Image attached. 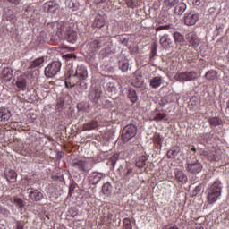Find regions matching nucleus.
<instances>
[{
    "label": "nucleus",
    "mask_w": 229,
    "mask_h": 229,
    "mask_svg": "<svg viewBox=\"0 0 229 229\" xmlns=\"http://www.w3.org/2000/svg\"><path fill=\"white\" fill-rule=\"evenodd\" d=\"M89 78V71L85 65H78L75 72L72 66H67L64 72V83L66 89H72L81 81Z\"/></svg>",
    "instance_id": "f257e3e1"
},
{
    "label": "nucleus",
    "mask_w": 229,
    "mask_h": 229,
    "mask_svg": "<svg viewBox=\"0 0 229 229\" xmlns=\"http://www.w3.org/2000/svg\"><path fill=\"white\" fill-rule=\"evenodd\" d=\"M223 192V183L221 181L216 180L208 189L207 200L208 205H214L221 198Z\"/></svg>",
    "instance_id": "f03ea898"
},
{
    "label": "nucleus",
    "mask_w": 229,
    "mask_h": 229,
    "mask_svg": "<svg viewBox=\"0 0 229 229\" xmlns=\"http://www.w3.org/2000/svg\"><path fill=\"white\" fill-rule=\"evenodd\" d=\"M56 35L61 40H67L71 44H74L78 40V32L69 25H63L57 30Z\"/></svg>",
    "instance_id": "7ed1b4c3"
},
{
    "label": "nucleus",
    "mask_w": 229,
    "mask_h": 229,
    "mask_svg": "<svg viewBox=\"0 0 229 229\" xmlns=\"http://www.w3.org/2000/svg\"><path fill=\"white\" fill-rule=\"evenodd\" d=\"M72 167L77 169L79 173H89L94 165L92 164V159L90 158H84V159H74L72 161Z\"/></svg>",
    "instance_id": "20e7f679"
},
{
    "label": "nucleus",
    "mask_w": 229,
    "mask_h": 229,
    "mask_svg": "<svg viewBox=\"0 0 229 229\" xmlns=\"http://www.w3.org/2000/svg\"><path fill=\"white\" fill-rule=\"evenodd\" d=\"M104 46H106V38L99 37L89 39L87 47L89 53H94L96 51H99V49L104 47Z\"/></svg>",
    "instance_id": "39448f33"
},
{
    "label": "nucleus",
    "mask_w": 229,
    "mask_h": 229,
    "mask_svg": "<svg viewBox=\"0 0 229 229\" xmlns=\"http://www.w3.org/2000/svg\"><path fill=\"white\" fill-rule=\"evenodd\" d=\"M185 169L191 174H199V172L203 171V165L196 158L194 160L187 159Z\"/></svg>",
    "instance_id": "423d86ee"
},
{
    "label": "nucleus",
    "mask_w": 229,
    "mask_h": 229,
    "mask_svg": "<svg viewBox=\"0 0 229 229\" xmlns=\"http://www.w3.org/2000/svg\"><path fill=\"white\" fill-rule=\"evenodd\" d=\"M197 78L198 72L196 71L181 72H177L174 76V80H176V81H180L181 83L185 81H194Z\"/></svg>",
    "instance_id": "0eeeda50"
},
{
    "label": "nucleus",
    "mask_w": 229,
    "mask_h": 229,
    "mask_svg": "<svg viewBox=\"0 0 229 229\" xmlns=\"http://www.w3.org/2000/svg\"><path fill=\"white\" fill-rule=\"evenodd\" d=\"M137 135V126L133 123L126 125L122 131L123 142H129Z\"/></svg>",
    "instance_id": "6e6552de"
},
{
    "label": "nucleus",
    "mask_w": 229,
    "mask_h": 229,
    "mask_svg": "<svg viewBox=\"0 0 229 229\" xmlns=\"http://www.w3.org/2000/svg\"><path fill=\"white\" fill-rule=\"evenodd\" d=\"M60 69H62V63L60 61L52 62L45 68V76L47 78H54V76L58 74Z\"/></svg>",
    "instance_id": "1a4fd4ad"
},
{
    "label": "nucleus",
    "mask_w": 229,
    "mask_h": 229,
    "mask_svg": "<svg viewBox=\"0 0 229 229\" xmlns=\"http://www.w3.org/2000/svg\"><path fill=\"white\" fill-rule=\"evenodd\" d=\"M120 171L123 180H130L135 174V166L133 165L125 164L121 166Z\"/></svg>",
    "instance_id": "9d476101"
},
{
    "label": "nucleus",
    "mask_w": 229,
    "mask_h": 229,
    "mask_svg": "<svg viewBox=\"0 0 229 229\" xmlns=\"http://www.w3.org/2000/svg\"><path fill=\"white\" fill-rule=\"evenodd\" d=\"M27 194H29V199H30V201H41V199H44L42 191L34 188H28Z\"/></svg>",
    "instance_id": "9b49d317"
},
{
    "label": "nucleus",
    "mask_w": 229,
    "mask_h": 229,
    "mask_svg": "<svg viewBox=\"0 0 229 229\" xmlns=\"http://www.w3.org/2000/svg\"><path fill=\"white\" fill-rule=\"evenodd\" d=\"M199 21V14L198 13H190L184 16V24L186 26H194Z\"/></svg>",
    "instance_id": "f8f14e48"
},
{
    "label": "nucleus",
    "mask_w": 229,
    "mask_h": 229,
    "mask_svg": "<svg viewBox=\"0 0 229 229\" xmlns=\"http://www.w3.org/2000/svg\"><path fill=\"white\" fill-rule=\"evenodd\" d=\"M201 157H206L209 162H219L221 160V155L216 151L208 152L207 150L200 151Z\"/></svg>",
    "instance_id": "ddd939ff"
},
{
    "label": "nucleus",
    "mask_w": 229,
    "mask_h": 229,
    "mask_svg": "<svg viewBox=\"0 0 229 229\" xmlns=\"http://www.w3.org/2000/svg\"><path fill=\"white\" fill-rule=\"evenodd\" d=\"M106 174L99 172H93L90 174L89 182L91 185H98L103 178H105Z\"/></svg>",
    "instance_id": "4468645a"
},
{
    "label": "nucleus",
    "mask_w": 229,
    "mask_h": 229,
    "mask_svg": "<svg viewBox=\"0 0 229 229\" xmlns=\"http://www.w3.org/2000/svg\"><path fill=\"white\" fill-rule=\"evenodd\" d=\"M174 178L179 182L180 183H182V185H185L187 182H189V178L187 177V174H185V172L175 169L174 172Z\"/></svg>",
    "instance_id": "2eb2a0df"
},
{
    "label": "nucleus",
    "mask_w": 229,
    "mask_h": 229,
    "mask_svg": "<svg viewBox=\"0 0 229 229\" xmlns=\"http://www.w3.org/2000/svg\"><path fill=\"white\" fill-rule=\"evenodd\" d=\"M106 24V20H105V16L101 15V14H98L93 22H92V28H97L98 30H101V28H103Z\"/></svg>",
    "instance_id": "dca6fc26"
},
{
    "label": "nucleus",
    "mask_w": 229,
    "mask_h": 229,
    "mask_svg": "<svg viewBox=\"0 0 229 229\" xmlns=\"http://www.w3.org/2000/svg\"><path fill=\"white\" fill-rule=\"evenodd\" d=\"M186 40L191 44L193 47H198L199 46V38H198V36L194 32H190L186 35Z\"/></svg>",
    "instance_id": "f3484780"
},
{
    "label": "nucleus",
    "mask_w": 229,
    "mask_h": 229,
    "mask_svg": "<svg viewBox=\"0 0 229 229\" xmlns=\"http://www.w3.org/2000/svg\"><path fill=\"white\" fill-rule=\"evenodd\" d=\"M4 176L7 182H10V183H15L17 182V173L12 169H5Z\"/></svg>",
    "instance_id": "a211bd4d"
},
{
    "label": "nucleus",
    "mask_w": 229,
    "mask_h": 229,
    "mask_svg": "<svg viewBox=\"0 0 229 229\" xmlns=\"http://www.w3.org/2000/svg\"><path fill=\"white\" fill-rule=\"evenodd\" d=\"M44 6L46 10L50 13L56 12V10L60 9V4H58L55 0L46 2Z\"/></svg>",
    "instance_id": "6ab92c4d"
},
{
    "label": "nucleus",
    "mask_w": 229,
    "mask_h": 229,
    "mask_svg": "<svg viewBox=\"0 0 229 229\" xmlns=\"http://www.w3.org/2000/svg\"><path fill=\"white\" fill-rule=\"evenodd\" d=\"M100 98H101V90L92 89L91 91H89V99L92 103H98Z\"/></svg>",
    "instance_id": "aec40b11"
},
{
    "label": "nucleus",
    "mask_w": 229,
    "mask_h": 229,
    "mask_svg": "<svg viewBox=\"0 0 229 229\" xmlns=\"http://www.w3.org/2000/svg\"><path fill=\"white\" fill-rule=\"evenodd\" d=\"M15 85H16L17 89H19L20 90H26V87L28 85L26 78L21 77V75H20L16 79Z\"/></svg>",
    "instance_id": "412c9836"
},
{
    "label": "nucleus",
    "mask_w": 229,
    "mask_h": 229,
    "mask_svg": "<svg viewBox=\"0 0 229 229\" xmlns=\"http://www.w3.org/2000/svg\"><path fill=\"white\" fill-rule=\"evenodd\" d=\"M98 126H99V123L96 120H92L91 122L82 125V131H90V130H96Z\"/></svg>",
    "instance_id": "4be33fe9"
},
{
    "label": "nucleus",
    "mask_w": 229,
    "mask_h": 229,
    "mask_svg": "<svg viewBox=\"0 0 229 229\" xmlns=\"http://www.w3.org/2000/svg\"><path fill=\"white\" fill-rule=\"evenodd\" d=\"M4 81H10L13 78V70L12 68H4L2 72Z\"/></svg>",
    "instance_id": "5701e85b"
},
{
    "label": "nucleus",
    "mask_w": 229,
    "mask_h": 229,
    "mask_svg": "<svg viewBox=\"0 0 229 229\" xmlns=\"http://www.w3.org/2000/svg\"><path fill=\"white\" fill-rule=\"evenodd\" d=\"M159 42H160L162 47H164V49H169V47L172 44L169 35H166V34H165L163 37L160 38Z\"/></svg>",
    "instance_id": "b1692460"
},
{
    "label": "nucleus",
    "mask_w": 229,
    "mask_h": 229,
    "mask_svg": "<svg viewBox=\"0 0 229 229\" xmlns=\"http://www.w3.org/2000/svg\"><path fill=\"white\" fill-rule=\"evenodd\" d=\"M118 69L122 71V72H128V69H130V63L127 59H121L118 61Z\"/></svg>",
    "instance_id": "393cba45"
},
{
    "label": "nucleus",
    "mask_w": 229,
    "mask_h": 229,
    "mask_svg": "<svg viewBox=\"0 0 229 229\" xmlns=\"http://www.w3.org/2000/svg\"><path fill=\"white\" fill-rule=\"evenodd\" d=\"M146 162H148V156H140L136 158L135 165L139 169H142L146 165Z\"/></svg>",
    "instance_id": "a878e982"
},
{
    "label": "nucleus",
    "mask_w": 229,
    "mask_h": 229,
    "mask_svg": "<svg viewBox=\"0 0 229 229\" xmlns=\"http://www.w3.org/2000/svg\"><path fill=\"white\" fill-rule=\"evenodd\" d=\"M12 117L10 111L4 107H0V121H8Z\"/></svg>",
    "instance_id": "bb28decb"
},
{
    "label": "nucleus",
    "mask_w": 229,
    "mask_h": 229,
    "mask_svg": "<svg viewBox=\"0 0 229 229\" xmlns=\"http://www.w3.org/2000/svg\"><path fill=\"white\" fill-rule=\"evenodd\" d=\"M44 62V56L38 57L30 63V66L29 67V69H37V67H40L41 65H43Z\"/></svg>",
    "instance_id": "cd10ccee"
},
{
    "label": "nucleus",
    "mask_w": 229,
    "mask_h": 229,
    "mask_svg": "<svg viewBox=\"0 0 229 229\" xmlns=\"http://www.w3.org/2000/svg\"><path fill=\"white\" fill-rule=\"evenodd\" d=\"M152 140L157 149H160V148H162V137L160 136V133H154Z\"/></svg>",
    "instance_id": "c85d7f7f"
},
{
    "label": "nucleus",
    "mask_w": 229,
    "mask_h": 229,
    "mask_svg": "<svg viewBox=\"0 0 229 229\" xmlns=\"http://www.w3.org/2000/svg\"><path fill=\"white\" fill-rule=\"evenodd\" d=\"M204 78H206L208 81H214V80H217V71L216 70L208 71L205 73Z\"/></svg>",
    "instance_id": "c756f323"
},
{
    "label": "nucleus",
    "mask_w": 229,
    "mask_h": 229,
    "mask_svg": "<svg viewBox=\"0 0 229 229\" xmlns=\"http://www.w3.org/2000/svg\"><path fill=\"white\" fill-rule=\"evenodd\" d=\"M162 85V77L157 76L150 80V87L152 89H158Z\"/></svg>",
    "instance_id": "7c9ffc66"
},
{
    "label": "nucleus",
    "mask_w": 229,
    "mask_h": 229,
    "mask_svg": "<svg viewBox=\"0 0 229 229\" xmlns=\"http://www.w3.org/2000/svg\"><path fill=\"white\" fill-rule=\"evenodd\" d=\"M208 123H209L210 126H221L223 124V120L217 116L211 117L208 120Z\"/></svg>",
    "instance_id": "2f4dec72"
},
{
    "label": "nucleus",
    "mask_w": 229,
    "mask_h": 229,
    "mask_svg": "<svg viewBox=\"0 0 229 229\" xmlns=\"http://www.w3.org/2000/svg\"><path fill=\"white\" fill-rule=\"evenodd\" d=\"M128 98L130 99L131 103H137L139 97L137 96V91L133 89H129Z\"/></svg>",
    "instance_id": "473e14b6"
},
{
    "label": "nucleus",
    "mask_w": 229,
    "mask_h": 229,
    "mask_svg": "<svg viewBox=\"0 0 229 229\" xmlns=\"http://www.w3.org/2000/svg\"><path fill=\"white\" fill-rule=\"evenodd\" d=\"M185 10H187L185 3H180L175 6L174 12L177 15H182Z\"/></svg>",
    "instance_id": "72a5a7b5"
},
{
    "label": "nucleus",
    "mask_w": 229,
    "mask_h": 229,
    "mask_svg": "<svg viewBox=\"0 0 229 229\" xmlns=\"http://www.w3.org/2000/svg\"><path fill=\"white\" fill-rule=\"evenodd\" d=\"M11 203H13L18 208H22L24 207V200L19 197H13L11 199Z\"/></svg>",
    "instance_id": "f704fd0d"
},
{
    "label": "nucleus",
    "mask_w": 229,
    "mask_h": 229,
    "mask_svg": "<svg viewBox=\"0 0 229 229\" xmlns=\"http://www.w3.org/2000/svg\"><path fill=\"white\" fill-rule=\"evenodd\" d=\"M102 192L105 196H110L112 194V184H110V182L104 183Z\"/></svg>",
    "instance_id": "c9c22d12"
},
{
    "label": "nucleus",
    "mask_w": 229,
    "mask_h": 229,
    "mask_svg": "<svg viewBox=\"0 0 229 229\" xmlns=\"http://www.w3.org/2000/svg\"><path fill=\"white\" fill-rule=\"evenodd\" d=\"M174 42L179 44H182L185 41V38L180 32L174 33Z\"/></svg>",
    "instance_id": "e433bc0d"
},
{
    "label": "nucleus",
    "mask_w": 229,
    "mask_h": 229,
    "mask_svg": "<svg viewBox=\"0 0 229 229\" xmlns=\"http://www.w3.org/2000/svg\"><path fill=\"white\" fill-rule=\"evenodd\" d=\"M175 4H178V0H165L164 1V6L165 8H173V6H175Z\"/></svg>",
    "instance_id": "4c0bfd02"
},
{
    "label": "nucleus",
    "mask_w": 229,
    "mask_h": 229,
    "mask_svg": "<svg viewBox=\"0 0 229 229\" xmlns=\"http://www.w3.org/2000/svg\"><path fill=\"white\" fill-rule=\"evenodd\" d=\"M106 89L107 92H115L117 90V87H115V83L109 81L106 85Z\"/></svg>",
    "instance_id": "58836bf2"
},
{
    "label": "nucleus",
    "mask_w": 229,
    "mask_h": 229,
    "mask_svg": "<svg viewBox=\"0 0 229 229\" xmlns=\"http://www.w3.org/2000/svg\"><path fill=\"white\" fill-rule=\"evenodd\" d=\"M123 229H133V225H131V220H130V218H124L123 220Z\"/></svg>",
    "instance_id": "ea45409f"
},
{
    "label": "nucleus",
    "mask_w": 229,
    "mask_h": 229,
    "mask_svg": "<svg viewBox=\"0 0 229 229\" xmlns=\"http://www.w3.org/2000/svg\"><path fill=\"white\" fill-rule=\"evenodd\" d=\"M125 3L127 4L128 8H136V6H139L138 0H125Z\"/></svg>",
    "instance_id": "a19ab883"
},
{
    "label": "nucleus",
    "mask_w": 229,
    "mask_h": 229,
    "mask_svg": "<svg viewBox=\"0 0 229 229\" xmlns=\"http://www.w3.org/2000/svg\"><path fill=\"white\" fill-rule=\"evenodd\" d=\"M165 117H167V114H165V113H157L153 118V121H162L163 119H165Z\"/></svg>",
    "instance_id": "79ce46f5"
},
{
    "label": "nucleus",
    "mask_w": 229,
    "mask_h": 229,
    "mask_svg": "<svg viewBox=\"0 0 229 229\" xmlns=\"http://www.w3.org/2000/svg\"><path fill=\"white\" fill-rule=\"evenodd\" d=\"M21 78H25V80H31V78H33V72H24L23 74L21 75Z\"/></svg>",
    "instance_id": "37998d69"
},
{
    "label": "nucleus",
    "mask_w": 229,
    "mask_h": 229,
    "mask_svg": "<svg viewBox=\"0 0 229 229\" xmlns=\"http://www.w3.org/2000/svg\"><path fill=\"white\" fill-rule=\"evenodd\" d=\"M0 214L4 216V217H8L10 216V210L4 207H0Z\"/></svg>",
    "instance_id": "c03bdc74"
},
{
    "label": "nucleus",
    "mask_w": 229,
    "mask_h": 229,
    "mask_svg": "<svg viewBox=\"0 0 229 229\" xmlns=\"http://www.w3.org/2000/svg\"><path fill=\"white\" fill-rule=\"evenodd\" d=\"M70 8H71L72 12H78V10H80V4L72 3V4H70Z\"/></svg>",
    "instance_id": "a18cd8bd"
},
{
    "label": "nucleus",
    "mask_w": 229,
    "mask_h": 229,
    "mask_svg": "<svg viewBox=\"0 0 229 229\" xmlns=\"http://www.w3.org/2000/svg\"><path fill=\"white\" fill-rule=\"evenodd\" d=\"M64 106H65V101L64 99H60L57 101L56 109L62 110V108H64Z\"/></svg>",
    "instance_id": "49530a36"
},
{
    "label": "nucleus",
    "mask_w": 229,
    "mask_h": 229,
    "mask_svg": "<svg viewBox=\"0 0 229 229\" xmlns=\"http://www.w3.org/2000/svg\"><path fill=\"white\" fill-rule=\"evenodd\" d=\"M74 189H76V183L72 182L69 186V196H72L73 192H74Z\"/></svg>",
    "instance_id": "de8ad7c7"
},
{
    "label": "nucleus",
    "mask_w": 229,
    "mask_h": 229,
    "mask_svg": "<svg viewBox=\"0 0 229 229\" xmlns=\"http://www.w3.org/2000/svg\"><path fill=\"white\" fill-rule=\"evenodd\" d=\"M166 156L167 158H174L176 157V150H168Z\"/></svg>",
    "instance_id": "09e8293b"
},
{
    "label": "nucleus",
    "mask_w": 229,
    "mask_h": 229,
    "mask_svg": "<svg viewBox=\"0 0 229 229\" xmlns=\"http://www.w3.org/2000/svg\"><path fill=\"white\" fill-rule=\"evenodd\" d=\"M117 158H119V156L117 155H114L113 157H111V162H112L113 167H115V164L117 163Z\"/></svg>",
    "instance_id": "8fccbe9b"
},
{
    "label": "nucleus",
    "mask_w": 229,
    "mask_h": 229,
    "mask_svg": "<svg viewBox=\"0 0 229 229\" xmlns=\"http://www.w3.org/2000/svg\"><path fill=\"white\" fill-rule=\"evenodd\" d=\"M55 29V23H48L47 25V30L49 33H53V30Z\"/></svg>",
    "instance_id": "3c124183"
},
{
    "label": "nucleus",
    "mask_w": 229,
    "mask_h": 229,
    "mask_svg": "<svg viewBox=\"0 0 229 229\" xmlns=\"http://www.w3.org/2000/svg\"><path fill=\"white\" fill-rule=\"evenodd\" d=\"M169 28H171L170 25L159 26L156 29V31H162V30H169Z\"/></svg>",
    "instance_id": "603ef678"
},
{
    "label": "nucleus",
    "mask_w": 229,
    "mask_h": 229,
    "mask_svg": "<svg viewBox=\"0 0 229 229\" xmlns=\"http://www.w3.org/2000/svg\"><path fill=\"white\" fill-rule=\"evenodd\" d=\"M12 4H15V6L21 4V0H7Z\"/></svg>",
    "instance_id": "864d4df0"
},
{
    "label": "nucleus",
    "mask_w": 229,
    "mask_h": 229,
    "mask_svg": "<svg viewBox=\"0 0 229 229\" xmlns=\"http://www.w3.org/2000/svg\"><path fill=\"white\" fill-rule=\"evenodd\" d=\"M16 229H24V225L21 221L16 222Z\"/></svg>",
    "instance_id": "5fc2aeb1"
},
{
    "label": "nucleus",
    "mask_w": 229,
    "mask_h": 229,
    "mask_svg": "<svg viewBox=\"0 0 229 229\" xmlns=\"http://www.w3.org/2000/svg\"><path fill=\"white\" fill-rule=\"evenodd\" d=\"M119 42L120 44H128V39H126V38H119Z\"/></svg>",
    "instance_id": "6e6d98bb"
},
{
    "label": "nucleus",
    "mask_w": 229,
    "mask_h": 229,
    "mask_svg": "<svg viewBox=\"0 0 229 229\" xmlns=\"http://www.w3.org/2000/svg\"><path fill=\"white\" fill-rule=\"evenodd\" d=\"M97 4H101L102 3H106V0H95Z\"/></svg>",
    "instance_id": "4d7b16f0"
},
{
    "label": "nucleus",
    "mask_w": 229,
    "mask_h": 229,
    "mask_svg": "<svg viewBox=\"0 0 229 229\" xmlns=\"http://www.w3.org/2000/svg\"><path fill=\"white\" fill-rule=\"evenodd\" d=\"M201 191V186H197L195 188V192H200Z\"/></svg>",
    "instance_id": "13d9d810"
},
{
    "label": "nucleus",
    "mask_w": 229,
    "mask_h": 229,
    "mask_svg": "<svg viewBox=\"0 0 229 229\" xmlns=\"http://www.w3.org/2000/svg\"><path fill=\"white\" fill-rule=\"evenodd\" d=\"M57 157H58V158L64 157V152H58Z\"/></svg>",
    "instance_id": "bf43d9fd"
},
{
    "label": "nucleus",
    "mask_w": 229,
    "mask_h": 229,
    "mask_svg": "<svg viewBox=\"0 0 229 229\" xmlns=\"http://www.w3.org/2000/svg\"><path fill=\"white\" fill-rule=\"evenodd\" d=\"M191 151H192L193 153H195V152H196V147L191 146Z\"/></svg>",
    "instance_id": "052dcab7"
},
{
    "label": "nucleus",
    "mask_w": 229,
    "mask_h": 229,
    "mask_svg": "<svg viewBox=\"0 0 229 229\" xmlns=\"http://www.w3.org/2000/svg\"><path fill=\"white\" fill-rule=\"evenodd\" d=\"M43 219H44L45 222L47 221V220H49V215H46V216H45V218H43Z\"/></svg>",
    "instance_id": "680f3d73"
},
{
    "label": "nucleus",
    "mask_w": 229,
    "mask_h": 229,
    "mask_svg": "<svg viewBox=\"0 0 229 229\" xmlns=\"http://www.w3.org/2000/svg\"><path fill=\"white\" fill-rule=\"evenodd\" d=\"M156 50H152V53H155Z\"/></svg>",
    "instance_id": "e2e57ef3"
}]
</instances>
